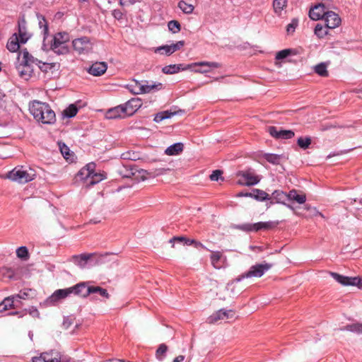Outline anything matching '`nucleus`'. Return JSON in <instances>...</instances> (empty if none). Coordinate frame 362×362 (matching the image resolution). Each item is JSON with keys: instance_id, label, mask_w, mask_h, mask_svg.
<instances>
[{"instance_id": "nucleus-1", "label": "nucleus", "mask_w": 362, "mask_h": 362, "mask_svg": "<svg viewBox=\"0 0 362 362\" xmlns=\"http://www.w3.org/2000/svg\"><path fill=\"white\" fill-rule=\"evenodd\" d=\"M29 111L36 121L42 124H52L56 122L55 112L46 103L33 100L29 103Z\"/></svg>"}, {"instance_id": "nucleus-2", "label": "nucleus", "mask_w": 362, "mask_h": 362, "mask_svg": "<svg viewBox=\"0 0 362 362\" xmlns=\"http://www.w3.org/2000/svg\"><path fill=\"white\" fill-rule=\"evenodd\" d=\"M18 64L16 65V69L18 71L20 76L25 80H28L33 72V64L37 59H35L27 50V49H22L18 56Z\"/></svg>"}, {"instance_id": "nucleus-3", "label": "nucleus", "mask_w": 362, "mask_h": 362, "mask_svg": "<svg viewBox=\"0 0 362 362\" xmlns=\"http://www.w3.org/2000/svg\"><path fill=\"white\" fill-rule=\"evenodd\" d=\"M36 175L34 170L31 168L25 170L21 167H16L12 170L9 171L6 175V178L17 182L21 184H25L33 180Z\"/></svg>"}, {"instance_id": "nucleus-4", "label": "nucleus", "mask_w": 362, "mask_h": 362, "mask_svg": "<svg viewBox=\"0 0 362 362\" xmlns=\"http://www.w3.org/2000/svg\"><path fill=\"white\" fill-rule=\"evenodd\" d=\"M71 294L76 296V285L69 288L56 290L50 296L42 303L41 305L45 307L56 305L59 301L64 299Z\"/></svg>"}, {"instance_id": "nucleus-5", "label": "nucleus", "mask_w": 362, "mask_h": 362, "mask_svg": "<svg viewBox=\"0 0 362 362\" xmlns=\"http://www.w3.org/2000/svg\"><path fill=\"white\" fill-rule=\"evenodd\" d=\"M272 267V264L269 263L257 264L255 265L252 266L247 272L242 274L237 278L234 279L233 280V282L238 283L245 278L261 277L266 272L271 269Z\"/></svg>"}, {"instance_id": "nucleus-6", "label": "nucleus", "mask_w": 362, "mask_h": 362, "mask_svg": "<svg viewBox=\"0 0 362 362\" xmlns=\"http://www.w3.org/2000/svg\"><path fill=\"white\" fill-rule=\"evenodd\" d=\"M76 286V296L86 298L91 293H98L100 296L109 298L110 296L107 291L100 286H88L86 283L81 282Z\"/></svg>"}, {"instance_id": "nucleus-7", "label": "nucleus", "mask_w": 362, "mask_h": 362, "mask_svg": "<svg viewBox=\"0 0 362 362\" xmlns=\"http://www.w3.org/2000/svg\"><path fill=\"white\" fill-rule=\"evenodd\" d=\"M276 223L273 221L267 222H258L255 223H243L235 225L233 226V228L246 232H257L261 230H269L276 227Z\"/></svg>"}, {"instance_id": "nucleus-8", "label": "nucleus", "mask_w": 362, "mask_h": 362, "mask_svg": "<svg viewBox=\"0 0 362 362\" xmlns=\"http://www.w3.org/2000/svg\"><path fill=\"white\" fill-rule=\"evenodd\" d=\"M74 50L78 54H86L89 53L93 49V44L88 37L83 36L74 39L72 41Z\"/></svg>"}, {"instance_id": "nucleus-9", "label": "nucleus", "mask_w": 362, "mask_h": 362, "mask_svg": "<svg viewBox=\"0 0 362 362\" xmlns=\"http://www.w3.org/2000/svg\"><path fill=\"white\" fill-rule=\"evenodd\" d=\"M134 81L136 83L135 89L132 90L134 94L148 93L153 90H161L163 88L161 83H153L149 84L148 81L140 82L135 80Z\"/></svg>"}, {"instance_id": "nucleus-10", "label": "nucleus", "mask_w": 362, "mask_h": 362, "mask_svg": "<svg viewBox=\"0 0 362 362\" xmlns=\"http://www.w3.org/2000/svg\"><path fill=\"white\" fill-rule=\"evenodd\" d=\"M117 172L122 177L129 178L135 176L136 173L142 174L143 176L144 174L147 173V170L144 169H137L136 165L131 163H126L119 167Z\"/></svg>"}, {"instance_id": "nucleus-11", "label": "nucleus", "mask_w": 362, "mask_h": 362, "mask_svg": "<svg viewBox=\"0 0 362 362\" xmlns=\"http://www.w3.org/2000/svg\"><path fill=\"white\" fill-rule=\"evenodd\" d=\"M330 275L334 280L343 286H357L361 287L360 284L361 279L358 276L349 277L336 272H330Z\"/></svg>"}, {"instance_id": "nucleus-12", "label": "nucleus", "mask_w": 362, "mask_h": 362, "mask_svg": "<svg viewBox=\"0 0 362 362\" xmlns=\"http://www.w3.org/2000/svg\"><path fill=\"white\" fill-rule=\"evenodd\" d=\"M267 131L272 137L276 139H288L295 136V133L292 130H286L281 128L279 129L274 126H269Z\"/></svg>"}, {"instance_id": "nucleus-13", "label": "nucleus", "mask_w": 362, "mask_h": 362, "mask_svg": "<svg viewBox=\"0 0 362 362\" xmlns=\"http://www.w3.org/2000/svg\"><path fill=\"white\" fill-rule=\"evenodd\" d=\"M325 5L322 3L315 5L310 8L309 11V16L313 21H318L324 19L327 11Z\"/></svg>"}, {"instance_id": "nucleus-14", "label": "nucleus", "mask_w": 362, "mask_h": 362, "mask_svg": "<svg viewBox=\"0 0 362 362\" xmlns=\"http://www.w3.org/2000/svg\"><path fill=\"white\" fill-rule=\"evenodd\" d=\"M323 20L325 22L326 26L329 29H334L341 23V18L339 15L331 11H327Z\"/></svg>"}, {"instance_id": "nucleus-15", "label": "nucleus", "mask_w": 362, "mask_h": 362, "mask_svg": "<svg viewBox=\"0 0 362 362\" xmlns=\"http://www.w3.org/2000/svg\"><path fill=\"white\" fill-rule=\"evenodd\" d=\"M142 105L141 100L139 98H132L127 103L123 104V107L125 108V115L127 116L132 115Z\"/></svg>"}, {"instance_id": "nucleus-16", "label": "nucleus", "mask_w": 362, "mask_h": 362, "mask_svg": "<svg viewBox=\"0 0 362 362\" xmlns=\"http://www.w3.org/2000/svg\"><path fill=\"white\" fill-rule=\"evenodd\" d=\"M18 39L21 43L25 44L30 38V35L27 32L26 21L23 16L18 22Z\"/></svg>"}, {"instance_id": "nucleus-17", "label": "nucleus", "mask_w": 362, "mask_h": 362, "mask_svg": "<svg viewBox=\"0 0 362 362\" xmlns=\"http://www.w3.org/2000/svg\"><path fill=\"white\" fill-rule=\"evenodd\" d=\"M107 69V64L104 62H96L93 63L88 69L87 71L95 76H100L103 75Z\"/></svg>"}, {"instance_id": "nucleus-18", "label": "nucleus", "mask_w": 362, "mask_h": 362, "mask_svg": "<svg viewBox=\"0 0 362 362\" xmlns=\"http://www.w3.org/2000/svg\"><path fill=\"white\" fill-rule=\"evenodd\" d=\"M176 65H177V67L178 69V72L180 71H185V70H188V69L192 70L193 68H195L197 66L208 65V66H214V67H221V64H219L218 62H205V61L194 62V63L189 64H176Z\"/></svg>"}, {"instance_id": "nucleus-19", "label": "nucleus", "mask_w": 362, "mask_h": 362, "mask_svg": "<svg viewBox=\"0 0 362 362\" xmlns=\"http://www.w3.org/2000/svg\"><path fill=\"white\" fill-rule=\"evenodd\" d=\"M125 110L122 105H117L109 109L105 114V117L109 119L124 117L127 116L125 115Z\"/></svg>"}, {"instance_id": "nucleus-20", "label": "nucleus", "mask_w": 362, "mask_h": 362, "mask_svg": "<svg viewBox=\"0 0 362 362\" xmlns=\"http://www.w3.org/2000/svg\"><path fill=\"white\" fill-rule=\"evenodd\" d=\"M272 198L276 201V203L282 204L288 209L294 210L292 205L286 204V202L288 200V193H286L281 190H275L272 194Z\"/></svg>"}, {"instance_id": "nucleus-21", "label": "nucleus", "mask_w": 362, "mask_h": 362, "mask_svg": "<svg viewBox=\"0 0 362 362\" xmlns=\"http://www.w3.org/2000/svg\"><path fill=\"white\" fill-rule=\"evenodd\" d=\"M94 253H89V254H81L78 255H74L72 256L71 259L74 263L76 265H78L80 268H85L88 261L90 259V258L94 255Z\"/></svg>"}, {"instance_id": "nucleus-22", "label": "nucleus", "mask_w": 362, "mask_h": 362, "mask_svg": "<svg viewBox=\"0 0 362 362\" xmlns=\"http://www.w3.org/2000/svg\"><path fill=\"white\" fill-rule=\"evenodd\" d=\"M43 362H61L62 355L60 352L55 350H51L48 352L42 353Z\"/></svg>"}, {"instance_id": "nucleus-23", "label": "nucleus", "mask_w": 362, "mask_h": 362, "mask_svg": "<svg viewBox=\"0 0 362 362\" xmlns=\"http://www.w3.org/2000/svg\"><path fill=\"white\" fill-rule=\"evenodd\" d=\"M232 310H226L224 309H221L218 310L216 313L211 315L208 318V322L209 323H215L219 320L228 319L229 317V313H231Z\"/></svg>"}, {"instance_id": "nucleus-24", "label": "nucleus", "mask_w": 362, "mask_h": 362, "mask_svg": "<svg viewBox=\"0 0 362 362\" xmlns=\"http://www.w3.org/2000/svg\"><path fill=\"white\" fill-rule=\"evenodd\" d=\"M289 202H296L299 204H302L306 201V196L304 194H299L296 189L290 190L288 193V200Z\"/></svg>"}, {"instance_id": "nucleus-25", "label": "nucleus", "mask_w": 362, "mask_h": 362, "mask_svg": "<svg viewBox=\"0 0 362 362\" xmlns=\"http://www.w3.org/2000/svg\"><path fill=\"white\" fill-rule=\"evenodd\" d=\"M95 170V164L93 162L88 163L85 167L80 170L78 173L77 176L81 180H83L85 177H88L93 174Z\"/></svg>"}, {"instance_id": "nucleus-26", "label": "nucleus", "mask_w": 362, "mask_h": 362, "mask_svg": "<svg viewBox=\"0 0 362 362\" xmlns=\"http://www.w3.org/2000/svg\"><path fill=\"white\" fill-rule=\"evenodd\" d=\"M262 158L269 163L273 165H279L285 156L283 154L264 153Z\"/></svg>"}, {"instance_id": "nucleus-27", "label": "nucleus", "mask_w": 362, "mask_h": 362, "mask_svg": "<svg viewBox=\"0 0 362 362\" xmlns=\"http://www.w3.org/2000/svg\"><path fill=\"white\" fill-rule=\"evenodd\" d=\"M37 18L38 20V25L40 28L42 29V34L44 35V41L46 40L49 35V28L47 20L44 16L40 13H37Z\"/></svg>"}, {"instance_id": "nucleus-28", "label": "nucleus", "mask_w": 362, "mask_h": 362, "mask_svg": "<svg viewBox=\"0 0 362 362\" xmlns=\"http://www.w3.org/2000/svg\"><path fill=\"white\" fill-rule=\"evenodd\" d=\"M184 145L182 143L177 142L175 144H173V145H170L168 146L165 151V154L168 156H175L178 155L180 153H181L183 151Z\"/></svg>"}, {"instance_id": "nucleus-29", "label": "nucleus", "mask_w": 362, "mask_h": 362, "mask_svg": "<svg viewBox=\"0 0 362 362\" xmlns=\"http://www.w3.org/2000/svg\"><path fill=\"white\" fill-rule=\"evenodd\" d=\"M105 178V176L103 174L94 172L91 175L85 177L83 180H86L88 185H94L103 180Z\"/></svg>"}, {"instance_id": "nucleus-30", "label": "nucleus", "mask_w": 362, "mask_h": 362, "mask_svg": "<svg viewBox=\"0 0 362 362\" xmlns=\"http://www.w3.org/2000/svg\"><path fill=\"white\" fill-rule=\"evenodd\" d=\"M170 243H172V247H174L175 243H181L184 245H192L193 239L187 238L185 236H174L169 240Z\"/></svg>"}, {"instance_id": "nucleus-31", "label": "nucleus", "mask_w": 362, "mask_h": 362, "mask_svg": "<svg viewBox=\"0 0 362 362\" xmlns=\"http://www.w3.org/2000/svg\"><path fill=\"white\" fill-rule=\"evenodd\" d=\"M253 198L257 201L263 202L270 199L269 195L264 191L259 189H252Z\"/></svg>"}, {"instance_id": "nucleus-32", "label": "nucleus", "mask_w": 362, "mask_h": 362, "mask_svg": "<svg viewBox=\"0 0 362 362\" xmlns=\"http://www.w3.org/2000/svg\"><path fill=\"white\" fill-rule=\"evenodd\" d=\"M175 115H176V112H172V111H169V110L160 112L157 113L155 115L153 121L158 123V122L163 121V119H169Z\"/></svg>"}, {"instance_id": "nucleus-33", "label": "nucleus", "mask_w": 362, "mask_h": 362, "mask_svg": "<svg viewBox=\"0 0 362 362\" xmlns=\"http://www.w3.org/2000/svg\"><path fill=\"white\" fill-rule=\"evenodd\" d=\"M243 177L244 180H245V185L247 186H252L257 185L259 182V179L257 177L253 175L252 174L250 173H243Z\"/></svg>"}, {"instance_id": "nucleus-34", "label": "nucleus", "mask_w": 362, "mask_h": 362, "mask_svg": "<svg viewBox=\"0 0 362 362\" xmlns=\"http://www.w3.org/2000/svg\"><path fill=\"white\" fill-rule=\"evenodd\" d=\"M328 29L329 28L326 26V24L322 25L317 23L315 27L314 33L319 38H322L328 34Z\"/></svg>"}, {"instance_id": "nucleus-35", "label": "nucleus", "mask_w": 362, "mask_h": 362, "mask_svg": "<svg viewBox=\"0 0 362 362\" xmlns=\"http://www.w3.org/2000/svg\"><path fill=\"white\" fill-rule=\"evenodd\" d=\"M15 296H9L5 298L1 303H0V312L8 310L13 307Z\"/></svg>"}, {"instance_id": "nucleus-36", "label": "nucleus", "mask_w": 362, "mask_h": 362, "mask_svg": "<svg viewBox=\"0 0 362 362\" xmlns=\"http://www.w3.org/2000/svg\"><path fill=\"white\" fill-rule=\"evenodd\" d=\"M341 331H349L351 332H355L357 334L362 333V323H354L351 325H347L343 328H340Z\"/></svg>"}, {"instance_id": "nucleus-37", "label": "nucleus", "mask_w": 362, "mask_h": 362, "mask_svg": "<svg viewBox=\"0 0 362 362\" xmlns=\"http://www.w3.org/2000/svg\"><path fill=\"white\" fill-rule=\"evenodd\" d=\"M16 39L14 40H10L7 42L6 47L7 49L12 52H17L20 48V41L17 36V34L15 33Z\"/></svg>"}, {"instance_id": "nucleus-38", "label": "nucleus", "mask_w": 362, "mask_h": 362, "mask_svg": "<svg viewBox=\"0 0 362 362\" xmlns=\"http://www.w3.org/2000/svg\"><path fill=\"white\" fill-rule=\"evenodd\" d=\"M286 4L287 0H274L273 8L274 12L278 15H281L282 10L286 7Z\"/></svg>"}, {"instance_id": "nucleus-39", "label": "nucleus", "mask_w": 362, "mask_h": 362, "mask_svg": "<svg viewBox=\"0 0 362 362\" xmlns=\"http://www.w3.org/2000/svg\"><path fill=\"white\" fill-rule=\"evenodd\" d=\"M78 110L74 104H71L63 111V115L67 118H71L77 114Z\"/></svg>"}, {"instance_id": "nucleus-40", "label": "nucleus", "mask_w": 362, "mask_h": 362, "mask_svg": "<svg viewBox=\"0 0 362 362\" xmlns=\"http://www.w3.org/2000/svg\"><path fill=\"white\" fill-rule=\"evenodd\" d=\"M311 142H312V140L310 136H305V137L300 136L297 140L298 146L303 150L308 148L310 145L311 144Z\"/></svg>"}, {"instance_id": "nucleus-41", "label": "nucleus", "mask_w": 362, "mask_h": 362, "mask_svg": "<svg viewBox=\"0 0 362 362\" xmlns=\"http://www.w3.org/2000/svg\"><path fill=\"white\" fill-rule=\"evenodd\" d=\"M168 351V346L165 344L159 345L158 348L156 351V357L158 361H163L165 356V354Z\"/></svg>"}, {"instance_id": "nucleus-42", "label": "nucleus", "mask_w": 362, "mask_h": 362, "mask_svg": "<svg viewBox=\"0 0 362 362\" xmlns=\"http://www.w3.org/2000/svg\"><path fill=\"white\" fill-rule=\"evenodd\" d=\"M178 7L186 14H190L194 11V6L183 0L178 2Z\"/></svg>"}, {"instance_id": "nucleus-43", "label": "nucleus", "mask_w": 362, "mask_h": 362, "mask_svg": "<svg viewBox=\"0 0 362 362\" xmlns=\"http://www.w3.org/2000/svg\"><path fill=\"white\" fill-rule=\"evenodd\" d=\"M295 54L296 52L293 49H285L281 50L276 53V59L282 60L290 56L291 54Z\"/></svg>"}, {"instance_id": "nucleus-44", "label": "nucleus", "mask_w": 362, "mask_h": 362, "mask_svg": "<svg viewBox=\"0 0 362 362\" xmlns=\"http://www.w3.org/2000/svg\"><path fill=\"white\" fill-rule=\"evenodd\" d=\"M16 255L18 258L23 260H28L29 259V252L25 246H21L16 250Z\"/></svg>"}, {"instance_id": "nucleus-45", "label": "nucleus", "mask_w": 362, "mask_h": 362, "mask_svg": "<svg viewBox=\"0 0 362 362\" xmlns=\"http://www.w3.org/2000/svg\"><path fill=\"white\" fill-rule=\"evenodd\" d=\"M315 71L320 76L326 77L328 76L327 66L324 63H320L315 66Z\"/></svg>"}, {"instance_id": "nucleus-46", "label": "nucleus", "mask_w": 362, "mask_h": 362, "mask_svg": "<svg viewBox=\"0 0 362 362\" xmlns=\"http://www.w3.org/2000/svg\"><path fill=\"white\" fill-rule=\"evenodd\" d=\"M168 29L173 33H177L180 31L181 25L180 23L175 20H173L168 22Z\"/></svg>"}, {"instance_id": "nucleus-47", "label": "nucleus", "mask_w": 362, "mask_h": 362, "mask_svg": "<svg viewBox=\"0 0 362 362\" xmlns=\"http://www.w3.org/2000/svg\"><path fill=\"white\" fill-rule=\"evenodd\" d=\"M221 253L220 252H218V251L214 252L211 254V255L210 257V259H211V264L215 268H219L220 267L219 261L221 259Z\"/></svg>"}, {"instance_id": "nucleus-48", "label": "nucleus", "mask_w": 362, "mask_h": 362, "mask_svg": "<svg viewBox=\"0 0 362 362\" xmlns=\"http://www.w3.org/2000/svg\"><path fill=\"white\" fill-rule=\"evenodd\" d=\"M218 67L211 66L208 65L203 66H197L195 68H193L192 71L196 73L200 74H206L209 72L212 69H218Z\"/></svg>"}, {"instance_id": "nucleus-49", "label": "nucleus", "mask_w": 362, "mask_h": 362, "mask_svg": "<svg viewBox=\"0 0 362 362\" xmlns=\"http://www.w3.org/2000/svg\"><path fill=\"white\" fill-rule=\"evenodd\" d=\"M155 52H159L161 54H165L166 56H170L173 54L170 46L168 45L156 48Z\"/></svg>"}, {"instance_id": "nucleus-50", "label": "nucleus", "mask_w": 362, "mask_h": 362, "mask_svg": "<svg viewBox=\"0 0 362 362\" xmlns=\"http://www.w3.org/2000/svg\"><path fill=\"white\" fill-rule=\"evenodd\" d=\"M57 55H65L69 52V47L66 44L59 46L56 49H51Z\"/></svg>"}, {"instance_id": "nucleus-51", "label": "nucleus", "mask_w": 362, "mask_h": 362, "mask_svg": "<svg viewBox=\"0 0 362 362\" xmlns=\"http://www.w3.org/2000/svg\"><path fill=\"white\" fill-rule=\"evenodd\" d=\"M162 71L165 74H173L178 72L176 64H170L163 67Z\"/></svg>"}, {"instance_id": "nucleus-52", "label": "nucleus", "mask_w": 362, "mask_h": 362, "mask_svg": "<svg viewBox=\"0 0 362 362\" xmlns=\"http://www.w3.org/2000/svg\"><path fill=\"white\" fill-rule=\"evenodd\" d=\"M298 25V20L296 18H293L291 22L288 24L286 26V32L288 35L292 34L294 33L296 27Z\"/></svg>"}, {"instance_id": "nucleus-53", "label": "nucleus", "mask_w": 362, "mask_h": 362, "mask_svg": "<svg viewBox=\"0 0 362 362\" xmlns=\"http://www.w3.org/2000/svg\"><path fill=\"white\" fill-rule=\"evenodd\" d=\"M223 171L221 170H215L212 172L210 175V180L211 181L223 180L224 178L222 177Z\"/></svg>"}, {"instance_id": "nucleus-54", "label": "nucleus", "mask_w": 362, "mask_h": 362, "mask_svg": "<svg viewBox=\"0 0 362 362\" xmlns=\"http://www.w3.org/2000/svg\"><path fill=\"white\" fill-rule=\"evenodd\" d=\"M0 272L4 278H7L8 279H12L14 276V272L10 268L4 267L1 269Z\"/></svg>"}, {"instance_id": "nucleus-55", "label": "nucleus", "mask_w": 362, "mask_h": 362, "mask_svg": "<svg viewBox=\"0 0 362 362\" xmlns=\"http://www.w3.org/2000/svg\"><path fill=\"white\" fill-rule=\"evenodd\" d=\"M59 40L64 44L69 41V35L66 32H59L54 35Z\"/></svg>"}, {"instance_id": "nucleus-56", "label": "nucleus", "mask_w": 362, "mask_h": 362, "mask_svg": "<svg viewBox=\"0 0 362 362\" xmlns=\"http://www.w3.org/2000/svg\"><path fill=\"white\" fill-rule=\"evenodd\" d=\"M59 147L64 158L68 159L67 156L69 155V148L64 143L62 142H59Z\"/></svg>"}, {"instance_id": "nucleus-57", "label": "nucleus", "mask_w": 362, "mask_h": 362, "mask_svg": "<svg viewBox=\"0 0 362 362\" xmlns=\"http://www.w3.org/2000/svg\"><path fill=\"white\" fill-rule=\"evenodd\" d=\"M64 43L62 42L61 40L58 39L55 35H54L53 39L51 42V44L49 45L50 49H56L59 46H61L64 45Z\"/></svg>"}, {"instance_id": "nucleus-58", "label": "nucleus", "mask_w": 362, "mask_h": 362, "mask_svg": "<svg viewBox=\"0 0 362 362\" xmlns=\"http://www.w3.org/2000/svg\"><path fill=\"white\" fill-rule=\"evenodd\" d=\"M185 45V41L180 40L177 42L176 43H173L170 45L172 52L174 53L175 52L180 50L183 46Z\"/></svg>"}, {"instance_id": "nucleus-59", "label": "nucleus", "mask_w": 362, "mask_h": 362, "mask_svg": "<svg viewBox=\"0 0 362 362\" xmlns=\"http://www.w3.org/2000/svg\"><path fill=\"white\" fill-rule=\"evenodd\" d=\"M54 66V63H42V65H39L40 69L43 72H47L48 69H52Z\"/></svg>"}, {"instance_id": "nucleus-60", "label": "nucleus", "mask_w": 362, "mask_h": 362, "mask_svg": "<svg viewBox=\"0 0 362 362\" xmlns=\"http://www.w3.org/2000/svg\"><path fill=\"white\" fill-rule=\"evenodd\" d=\"M29 291H30V290L21 291L20 293L15 296V298L26 299L29 296Z\"/></svg>"}, {"instance_id": "nucleus-61", "label": "nucleus", "mask_w": 362, "mask_h": 362, "mask_svg": "<svg viewBox=\"0 0 362 362\" xmlns=\"http://www.w3.org/2000/svg\"><path fill=\"white\" fill-rule=\"evenodd\" d=\"M194 245V247L196 248H203V249H206V247L199 241H197V240H195L193 239V243L192 244Z\"/></svg>"}, {"instance_id": "nucleus-62", "label": "nucleus", "mask_w": 362, "mask_h": 362, "mask_svg": "<svg viewBox=\"0 0 362 362\" xmlns=\"http://www.w3.org/2000/svg\"><path fill=\"white\" fill-rule=\"evenodd\" d=\"M30 314L33 316H39L40 313L37 308H32V309L30 310Z\"/></svg>"}, {"instance_id": "nucleus-63", "label": "nucleus", "mask_w": 362, "mask_h": 362, "mask_svg": "<svg viewBox=\"0 0 362 362\" xmlns=\"http://www.w3.org/2000/svg\"><path fill=\"white\" fill-rule=\"evenodd\" d=\"M184 359H185V356L182 355H180V356L175 357L173 359V362H182L184 361Z\"/></svg>"}, {"instance_id": "nucleus-64", "label": "nucleus", "mask_w": 362, "mask_h": 362, "mask_svg": "<svg viewBox=\"0 0 362 362\" xmlns=\"http://www.w3.org/2000/svg\"><path fill=\"white\" fill-rule=\"evenodd\" d=\"M32 362H43V360L42 358V354L40 356H35L32 358Z\"/></svg>"}]
</instances>
